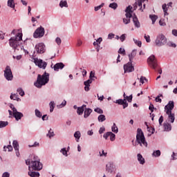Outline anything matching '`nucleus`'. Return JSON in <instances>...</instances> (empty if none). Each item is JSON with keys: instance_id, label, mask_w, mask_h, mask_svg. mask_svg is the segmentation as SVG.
<instances>
[{"instance_id": "obj_1", "label": "nucleus", "mask_w": 177, "mask_h": 177, "mask_svg": "<svg viewBox=\"0 0 177 177\" xmlns=\"http://www.w3.org/2000/svg\"><path fill=\"white\" fill-rule=\"evenodd\" d=\"M17 30H13L12 31V34L15 35V34H17L16 36L11 37L9 39V44L10 46L13 48V49H15V50H19V52H26V50H24V47L21 46V40L23 39V33L19 32H17Z\"/></svg>"}, {"instance_id": "obj_2", "label": "nucleus", "mask_w": 177, "mask_h": 177, "mask_svg": "<svg viewBox=\"0 0 177 177\" xmlns=\"http://www.w3.org/2000/svg\"><path fill=\"white\" fill-rule=\"evenodd\" d=\"M49 82V73L44 72L43 75H38L37 82H35L36 88H42Z\"/></svg>"}, {"instance_id": "obj_3", "label": "nucleus", "mask_w": 177, "mask_h": 177, "mask_svg": "<svg viewBox=\"0 0 177 177\" xmlns=\"http://www.w3.org/2000/svg\"><path fill=\"white\" fill-rule=\"evenodd\" d=\"M175 107L174 101H169L168 104L165 106V111L168 115V120L173 124L175 121V114L172 113V110Z\"/></svg>"}, {"instance_id": "obj_4", "label": "nucleus", "mask_w": 177, "mask_h": 177, "mask_svg": "<svg viewBox=\"0 0 177 177\" xmlns=\"http://www.w3.org/2000/svg\"><path fill=\"white\" fill-rule=\"evenodd\" d=\"M136 142L141 147H147V142H146V138L142 129H138L137 130Z\"/></svg>"}, {"instance_id": "obj_5", "label": "nucleus", "mask_w": 177, "mask_h": 177, "mask_svg": "<svg viewBox=\"0 0 177 177\" xmlns=\"http://www.w3.org/2000/svg\"><path fill=\"white\" fill-rule=\"evenodd\" d=\"M156 46H162L167 44V37L162 34H159L155 40Z\"/></svg>"}, {"instance_id": "obj_6", "label": "nucleus", "mask_w": 177, "mask_h": 177, "mask_svg": "<svg viewBox=\"0 0 177 177\" xmlns=\"http://www.w3.org/2000/svg\"><path fill=\"white\" fill-rule=\"evenodd\" d=\"M31 164V167L35 171H41L42 169V163L38 160L37 156H34V160H32Z\"/></svg>"}, {"instance_id": "obj_7", "label": "nucleus", "mask_w": 177, "mask_h": 177, "mask_svg": "<svg viewBox=\"0 0 177 177\" xmlns=\"http://www.w3.org/2000/svg\"><path fill=\"white\" fill-rule=\"evenodd\" d=\"M4 77L7 81H12L13 80V73H12V69H10V66H7L4 70Z\"/></svg>"}, {"instance_id": "obj_8", "label": "nucleus", "mask_w": 177, "mask_h": 177, "mask_svg": "<svg viewBox=\"0 0 177 177\" xmlns=\"http://www.w3.org/2000/svg\"><path fill=\"white\" fill-rule=\"evenodd\" d=\"M44 35H45V28L42 26L37 28L33 33L34 38H41Z\"/></svg>"}, {"instance_id": "obj_9", "label": "nucleus", "mask_w": 177, "mask_h": 177, "mask_svg": "<svg viewBox=\"0 0 177 177\" xmlns=\"http://www.w3.org/2000/svg\"><path fill=\"white\" fill-rule=\"evenodd\" d=\"M147 63L152 68H156L157 67V60L156 59V57H154V55H151L148 58Z\"/></svg>"}, {"instance_id": "obj_10", "label": "nucleus", "mask_w": 177, "mask_h": 177, "mask_svg": "<svg viewBox=\"0 0 177 177\" xmlns=\"http://www.w3.org/2000/svg\"><path fill=\"white\" fill-rule=\"evenodd\" d=\"M35 63L36 66H38L39 68H43V70H45L48 66V63L44 62L42 59H38L37 58L35 59Z\"/></svg>"}, {"instance_id": "obj_11", "label": "nucleus", "mask_w": 177, "mask_h": 177, "mask_svg": "<svg viewBox=\"0 0 177 177\" xmlns=\"http://www.w3.org/2000/svg\"><path fill=\"white\" fill-rule=\"evenodd\" d=\"M124 73H132L135 71V68L132 66V62L129 61L127 64L124 65Z\"/></svg>"}, {"instance_id": "obj_12", "label": "nucleus", "mask_w": 177, "mask_h": 177, "mask_svg": "<svg viewBox=\"0 0 177 177\" xmlns=\"http://www.w3.org/2000/svg\"><path fill=\"white\" fill-rule=\"evenodd\" d=\"M35 50L37 53H45V44L39 43L35 46Z\"/></svg>"}, {"instance_id": "obj_13", "label": "nucleus", "mask_w": 177, "mask_h": 177, "mask_svg": "<svg viewBox=\"0 0 177 177\" xmlns=\"http://www.w3.org/2000/svg\"><path fill=\"white\" fill-rule=\"evenodd\" d=\"M51 68H53L54 71H59V70H63L64 68V65L62 62L57 63L54 66L51 64Z\"/></svg>"}, {"instance_id": "obj_14", "label": "nucleus", "mask_w": 177, "mask_h": 177, "mask_svg": "<svg viewBox=\"0 0 177 177\" xmlns=\"http://www.w3.org/2000/svg\"><path fill=\"white\" fill-rule=\"evenodd\" d=\"M12 115L15 117L16 121H19V120H21V118L24 117V115L21 113L17 111L15 112H12Z\"/></svg>"}, {"instance_id": "obj_15", "label": "nucleus", "mask_w": 177, "mask_h": 177, "mask_svg": "<svg viewBox=\"0 0 177 177\" xmlns=\"http://www.w3.org/2000/svg\"><path fill=\"white\" fill-rule=\"evenodd\" d=\"M125 16L126 18H123L124 24H129V23H131V17H132V14L126 13Z\"/></svg>"}, {"instance_id": "obj_16", "label": "nucleus", "mask_w": 177, "mask_h": 177, "mask_svg": "<svg viewBox=\"0 0 177 177\" xmlns=\"http://www.w3.org/2000/svg\"><path fill=\"white\" fill-rule=\"evenodd\" d=\"M106 169L107 172L112 174L113 170L114 169V164L111 162H108L106 166Z\"/></svg>"}, {"instance_id": "obj_17", "label": "nucleus", "mask_w": 177, "mask_h": 177, "mask_svg": "<svg viewBox=\"0 0 177 177\" xmlns=\"http://www.w3.org/2000/svg\"><path fill=\"white\" fill-rule=\"evenodd\" d=\"M163 128L164 131H165L166 132H169V131L172 129V126L171 125V124L166 122L163 124Z\"/></svg>"}, {"instance_id": "obj_18", "label": "nucleus", "mask_w": 177, "mask_h": 177, "mask_svg": "<svg viewBox=\"0 0 177 177\" xmlns=\"http://www.w3.org/2000/svg\"><path fill=\"white\" fill-rule=\"evenodd\" d=\"M137 160L141 165H143L145 162H146V160H145V158H143V156L140 153H138L137 155Z\"/></svg>"}, {"instance_id": "obj_19", "label": "nucleus", "mask_w": 177, "mask_h": 177, "mask_svg": "<svg viewBox=\"0 0 177 177\" xmlns=\"http://www.w3.org/2000/svg\"><path fill=\"white\" fill-rule=\"evenodd\" d=\"M133 21L135 27L137 28H140V22H139V20L136 16L133 17Z\"/></svg>"}, {"instance_id": "obj_20", "label": "nucleus", "mask_w": 177, "mask_h": 177, "mask_svg": "<svg viewBox=\"0 0 177 177\" xmlns=\"http://www.w3.org/2000/svg\"><path fill=\"white\" fill-rule=\"evenodd\" d=\"M91 113H92V109L89 108H86L84 110V118H88V117L91 115Z\"/></svg>"}, {"instance_id": "obj_21", "label": "nucleus", "mask_w": 177, "mask_h": 177, "mask_svg": "<svg viewBox=\"0 0 177 177\" xmlns=\"http://www.w3.org/2000/svg\"><path fill=\"white\" fill-rule=\"evenodd\" d=\"M10 97L12 100H17V102H21V100L19 97V95L16 93H14V94L11 93Z\"/></svg>"}, {"instance_id": "obj_22", "label": "nucleus", "mask_w": 177, "mask_h": 177, "mask_svg": "<svg viewBox=\"0 0 177 177\" xmlns=\"http://www.w3.org/2000/svg\"><path fill=\"white\" fill-rule=\"evenodd\" d=\"M136 56V49L132 50L131 53L129 55V62H132Z\"/></svg>"}, {"instance_id": "obj_23", "label": "nucleus", "mask_w": 177, "mask_h": 177, "mask_svg": "<svg viewBox=\"0 0 177 177\" xmlns=\"http://www.w3.org/2000/svg\"><path fill=\"white\" fill-rule=\"evenodd\" d=\"M74 138L76 140V142H80V139L81 138V132L80 131H76L74 133Z\"/></svg>"}, {"instance_id": "obj_24", "label": "nucleus", "mask_w": 177, "mask_h": 177, "mask_svg": "<svg viewBox=\"0 0 177 177\" xmlns=\"http://www.w3.org/2000/svg\"><path fill=\"white\" fill-rule=\"evenodd\" d=\"M60 8H68V4H67V1L62 0L59 3Z\"/></svg>"}, {"instance_id": "obj_25", "label": "nucleus", "mask_w": 177, "mask_h": 177, "mask_svg": "<svg viewBox=\"0 0 177 177\" xmlns=\"http://www.w3.org/2000/svg\"><path fill=\"white\" fill-rule=\"evenodd\" d=\"M162 9L163 10L164 15L165 16H168V8L167 7V4L166 3H164L162 6Z\"/></svg>"}, {"instance_id": "obj_26", "label": "nucleus", "mask_w": 177, "mask_h": 177, "mask_svg": "<svg viewBox=\"0 0 177 177\" xmlns=\"http://www.w3.org/2000/svg\"><path fill=\"white\" fill-rule=\"evenodd\" d=\"M28 175H30L31 177H39V172L29 171Z\"/></svg>"}, {"instance_id": "obj_27", "label": "nucleus", "mask_w": 177, "mask_h": 177, "mask_svg": "<svg viewBox=\"0 0 177 177\" xmlns=\"http://www.w3.org/2000/svg\"><path fill=\"white\" fill-rule=\"evenodd\" d=\"M111 131L112 132H113L114 133H118V127H117V125L115 124V123H113L112 127H111Z\"/></svg>"}, {"instance_id": "obj_28", "label": "nucleus", "mask_w": 177, "mask_h": 177, "mask_svg": "<svg viewBox=\"0 0 177 177\" xmlns=\"http://www.w3.org/2000/svg\"><path fill=\"white\" fill-rule=\"evenodd\" d=\"M97 120L99 122H104V121L106 120V115L101 114L98 116Z\"/></svg>"}, {"instance_id": "obj_29", "label": "nucleus", "mask_w": 177, "mask_h": 177, "mask_svg": "<svg viewBox=\"0 0 177 177\" xmlns=\"http://www.w3.org/2000/svg\"><path fill=\"white\" fill-rule=\"evenodd\" d=\"M161 156V151L160 150L154 151L152 153V157H160Z\"/></svg>"}, {"instance_id": "obj_30", "label": "nucleus", "mask_w": 177, "mask_h": 177, "mask_svg": "<svg viewBox=\"0 0 177 177\" xmlns=\"http://www.w3.org/2000/svg\"><path fill=\"white\" fill-rule=\"evenodd\" d=\"M8 6L12 8H15V0H8Z\"/></svg>"}, {"instance_id": "obj_31", "label": "nucleus", "mask_w": 177, "mask_h": 177, "mask_svg": "<svg viewBox=\"0 0 177 177\" xmlns=\"http://www.w3.org/2000/svg\"><path fill=\"white\" fill-rule=\"evenodd\" d=\"M77 113L79 115H82V114L84 113V106L78 107Z\"/></svg>"}, {"instance_id": "obj_32", "label": "nucleus", "mask_w": 177, "mask_h": 177, "mask_svg": "<svg viewBox=\"0 0 177 177\" xmlns=\"http://www.w3.org/2000/svg\"><path fill=\"white\" fill-rule=\"evenodd\" d=\"M145 2V0H138L137 2H136V5H138L140 7V10H142L143 12V10L142 9V3Z\"/></svg>"}, {"instance_id": "obj_33", "label": "nucleus", "mask_w": 177, "mask_h": 177, "mask_svg": "<svg viewBox=\"0 0 177 177\" xmlns=\"http://www.w3.org/2000/svg\"><path fill=\"white\" fill-rule=\"evenodd\" d=\"M50 106V112H53V110H55V102L51 101L49 104Z\"/></svg>"}, {"instance_id": "obj_34", "label": "nucleus", "mask_w": 177, "mask_h": 177, "mask_svg": "<svg viewBox=\"0 0 177 177\" xmlns=\"http://www.w3.org/2000/svg\"><path fill=\"white\" fill-rule=\"evenodd\" d=\"M6 149H8V151H12V150H13V147H12L10 145H8L7 147L4 146L3 151H7Z\"/></svg>"}, {"instance_id": "obj_35", "label": "nucleus", "mask_w": 177, "mask_h": 177, "mask_svg": "<svg viewBox=\"0 0 177 177\" xmlns=\"http://www.w3.org/2000/svg\"><path fill=\"white\" fill-rule=\"evenodd\" d=\"M109 8L115 10V9L118 8V4H117V3H111L109 4Z\"/></svg>"}, {"instance_id": "obj_36", "label": "nucleus", "mask_w": 177, "mask_h": 177, "mask_svg": "<svg viewBox=\"0 0 177 177\" xmlns=\"http://www.w3.org/2000/svg\"><path fill=\"white\" fill-rule=\"evenodd\" d=\"M149 17L152 20V24H154L156 23V21L157 20V19H158V17H157L155 15H149Z\"/></svg>"}, {"instance_id": "obj_37", "label": "nucleus", "mask_w": 177, "mask_h": 177, "mask_svg": "<svg viewBox=\"0 0 177 177\" xmlns=\"http://www.w3.org/2000/svg\"><path fill=\"white\" fill-rule=\"evenodd\" d=\"M12 146H13L15 150H19V142H17V140L13 141Z\"/></svg>"}, {"instance_id": "obj_38", "label": "nucleus", "mask_w": 177, "mask_h": 177, "mask_svg": "<svg viewBox=\"0 0 177 177\" xmlns=\"http://www.w3.org/2000/svg\"><path fill=\"white\" fill-rule=\"evenodd\" d=\"M109 136H110V140L111 142H114V140H115V134H114L113 132L110 131Z\"/></svg>"}, {"instance_id": "obj_39", "label": "nucleus", "mask_w": 177, "mask_h": 177, "mask_svg": "<svg viewBox=\"0 0 177 177\" xmlns=\"http://www.w3.org/2000/svg\"><path fill=\"white\" fill-rule=\"evenodd\" d=\"M35 113L36 117H37L38 118H41L42 117V113H41V111H39V110L35 109Z\"/></svg>"}, {"instance_id": "obj_40", "label": "nucleus", "mask_w": 177, "mask_h": 177, "mask_svg": "<svg viewBox=\"0 0 177 177\" xmlns=\"http://www.w3.org/2000/svg\"><path fill=\"white\" fill-rule=\"evenodd\" d=\"M17 91L18 92L19 95H20V96H24L25 93L24 91H23V88H18Z\"/></svg>"}, {"instance_id": "obj_41", "label": "nucleus", "mask_w": 177, "mask_h": 177, "mask_svg": "<svg viewBox=\"0 0 177 177\" xmlns=\"http://www.w3.org/2000/svg\"><path fill=\"white\" fill-rule=\"evenodd\" d=\"M133 42L136 44V45H138L139 46V48H140L142 46V41L136 39H133Z\"/></svg>"}, {"instance_id": "obj_42", "label": "nucleus", "mask_w": 177, "mask_h": 177, "mask_svg": "<svg viewBox=\"0 0 177 177\" xmlns=\"http://www.w3.org/2000/svg\"><path fill=\"white\" fill-rule=\"evenodd\" d=\"M8 124V122L0 121V128H5V127H7Z\"/></svg>"}, {"instance_id": "obj_43", "label": "nucleus", "mask_w": 177, "mask_h": 177, "mask_svg": "<svg viewBox=\"0 0 177 177\" xmlns=\"http://www.w3.org/2000/svg\"><path fill=\"white\" fill-rule=\"evenodd\" d=\"M66 104H67V101L64 100V101L62 102L61 104H59V105L57 106V108H58V109H62V108L64 107V106H66Z\"/></svg>"}, {"instance_id": "obj_44", "label": "nucleus", "mask_w": 177, "mask_h": 177, "mask_svg": "<svg viewBox=\"0 0 177 177\" xmlns=\"http://www.w3.org/2000/svg\"><path fill=\"white\" fill-rule=\"evenodd\" d=\"M103 6H104V3H102L101 5L95 7L94 10L95 12H97V10H100V9H102V8H103Z\"/></svg>"}, {"instance_id": "obj_45", "label": "nucleus", "mask_w": 177, "mask_h": 177, "mask_svg": "<svg viewBox=\"0 0 177 177\" xmlns=\"http://www.w3.org/2000/svg\"><path fill=\"white\" fill-rule=\"evenodd\" d=\"M126 13H131L132 15V6H129L125 10Z\"/></svg>"}, {"instance_id": "obj_46", "label": "nucleus", "mask_w": 177, "mask_h": 177, "mask_svg": "<svg viewBox=\"0 0 177 177\" xmlns=\"http://www.w3.org/2000/svg\"><path fill=\"white\" fill-rule=\"evenodd\" d=\"M47 136H48L49 138H53V136H55V133L52 131V129H50L48 133L47 134Z\"/></svg>"}, {"instance_id": "obj_47", "label": "nucleus", "mask_w": 177, "mask_h": 177, "mask_svg": "<svg viewBox=\"0 0 177 177\" xmlns=\"http://www.w3.org/2000/svg\"><path fill=\"white\" fill-rule=\"evenodd\" d=\"M127 100L126 99H120V100H117L115 103H117L118 104H122Z\"/></svg>"}, {"instance_id": "obj_48", "label": "nucleus", "mask_w": 177, "mask_h": 177, "mask_svg": "<svg viewBox=\"0 0 177 177\" xmlns=\"http://www.w3.org/2000/svg\"><path fill=\"white\" fill-rule=\"evenodd\" d=\"M94 111H95V113H97L98 114H103V111L100 108L95 109Z\"/></svg>"}, {"instance_id": "obj_49", "label": "nucleus", "mask_w": 177, "mask_h": 177, "mask_svg": "<svg viewBox=\"0 0 177 177\" xmlns=\"http://www.w3.org/2000/svg\"><path fill=\"white\" fill-rule=\"evenodd\" d=\"M61 153H62L63 156H65L66 157H67L68 154H67V150L66 149V148H63L61 149Z\"/></svg>"}, {"instance_id": "obj_50", "label": "nucleus", "mask_w": 177, "mask_h": 177, "mask_svg": "<svg viewBox=\"0 0 177 177\" xmlns=\"http://www.w3.org/2000/svg\"><path fill=\"white\" fill-rule=\"evenodd\" d=\"M92 81H93V79H88L87 81L84 82V85H88L91 86V84H92Z\"/></svg>"}, {"instance_id": "obj_51", "label": "nucleus", "mask_w": 177, "mask_h": 177, "mask_svg": "<svg viewBox=\"0 0 177 177\" xmlns=\"http://www.w3.org/2000/svg\"><path fill=\"white\" fill-rule=\"evenodd\" d=\"M145 81H147V79L145 77L141 76L140 78V84H145Z\"/></svg>"}, {"instance_id": "obj_52", "label": "nucleus", "mask_w": 177, "mask_h": 177, "mask_svg": "<svg viewBox=\"0 0 177 177\" xmlns=\"http://www.w3.org/2000/svg\"><path fill=\"white\" fill-rule=\"evenodd\" d=\"M160 26H162V27H165V26H167V24H165V21L160 19L159 21Z\"/></svg>"}, {"instance_id": "obj_53", "label": "nucleus", "mask_w": 177, "mask_h": 177, "mask_svg": "<svg viewBox=\"0 0 177 177\" xmlns=\"http://www.w3.org/2000/svg\"><path fill=\"white\" fill-rule=\"evenodd\" d=\"M171 160H177V153L173 152L171 154Z\"/></svg>"}, {"instance_id": "obj_54", "label": "nucleus", "mask_w": 177, "mask_h": 177, "mask_svg": "<svg viewBox=\"0 0 177 177\" xmlns=\"http://www.w3.org/2000/svg\"><path fill=\"white\" fill-rule=\"evenodd\" d=\"M145 39L146 40L147 42H150V35H145L144 36Z\"/></svg>"}, {"instance_id": "obj_55", "label": "nucleus", "mask_w": 177, "mask_h": 177, "mask_svg": "<svg viewBox=\"0 0 177 177\" xmlns=\"http://www.w3.org/2000/svg\"><path fill=\"white\" fill-rule=\"evenodd\" d=\"M55 42L57 45H60L62 44V39H60V37H57L55 39Z\"/></svg>"}, {"instance_id": "obj_56", "label": "nucleus", "mask_w": 177, "mask_h": 177, "mask_svg": "<svg viewBox=\"0 0 177 177\" xmlns=\"http://www.w3.org/2000/svg\"><path fill=\"white\" fill-rule=\"evenodd\" d=\"M100 157H107V153L104 152V150H102V152H100Z\"/></svg>"}, {"instance_id": "obj_57", "label": "nucleus", "mask_w": 177, "mask_h": 177, "mask_svg": "<svg viewBox=\"0 0 177 177\" xmlns=\"http://www.w3.org/2000/svg\"><path fill=\"white\" fill-rule=\"evenodd\" d=\"M39 146V143L35 142L33 145H29V147H38Z\"/></svg>"}, {"instance_id": "obj_58", "label": "nucleus", "mask_w": 177, "mask_h": 177, "mask_svg": "<svg viewBox=\"0 0 177 177\" xmlns=\"http://www.w3.org/2000/svg\"><path fill=\"white\" fill-rule=\"evenodd\" d=\"M118 53H120V55H125V49L120 48L118 50Z\"/></svg>"}, {"instance_id": "obj_59", "label": "nucleus", "mask_w": 177, "mask_h": 177, "mask_svg": "<svg viewBox=\"0 0 177 177\" xmlns=\"http://www.w3.org/2000/svg\"><path fill=\"white\" fill-rule=\"evenodd\" d=\"M132 95H131L130 96H127L126 97V100H127L129 103H131L132 102Z\"/></svg>"}, {"instance_id": "obj_60", "label": "nucleus", "mask_w": 177, "mask_h": 177, "mask_svg": "<svg viewBox=\"0 0 177 177\" xmlns=\"http://www.w3.org/2000/svg\"><path fill=\"white\" fill-rule=\"evenodd\" d=\"M164 122V117L163 116H160L159 118V124L161 126L162 125V122Z\"/></svg>"}, {"instance_id": "obj_61", "label": "nucleus", "mask_w": 177, "mask_h": 177, "mask_svg": "<svg viewBox=\"0 0 177 177\" xmlns=\"http://www.w3.org/2000/svg\"><path fill=\"white\" fill-rule=\"evenodd\" d=\"M109 136H110V131L106 132L105 134H104L103 137L104 138V139L107 140V138H109Z\"/></svg>"}, {"instance_id": "obj_62", "label": "nucleus", "mask_w": 177, "mask_h": 177, "mask_svg": "<svg viewBox=\"0 0 177 177\" xmlns=\"http://www.w3.org/2000/svg\"><path fill=\"white\" fill-rule=\"evenodd\" d=\"M106 131V129L104 127H100L99 130V133L101 135V133H103Z\"/></svg>"}, {"instance_id": "obj_63", "label": "nucleus", "mask_w": 177, "mask_h": 177, "mask_svg": "<svg viewBox=\"0 0 177 177\" xmlns=\"http://www.w3.org/2000/svg\"><path fill=\"white\" fill-rule=\"evenodd\" d=\"M113 38H114V34L113 33H109L108 35V39H113Z\"/></svg>"}, {"instance_id": "obj_64", "label": "nucleus", "mask_w": 177, "mask_h": 177, "mask_svg": "<svg viewBox=\"0 0 177 177\" xmlns=\"http://www.w3.org/2000/svg\"><path fill=\"white\" fill-rule=\"evenodd\" d=\"M10 174L8 172H4L2 175V177H9Z\"/></svg>"}]
</instances>
